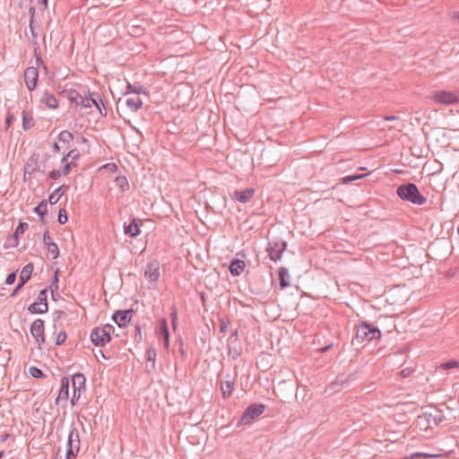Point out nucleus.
Segmentation results:
<instances>
[{
    "label": "nucleus",
    "mask_w": 459,
    "mask_h": 459,
    "mask_svg": "<svg viewBox=\"0 0 459 459\" xmlns=\"http://www.w3.org/2000/svg\"><path fill=\"white\" fill-rule=\"evenodd\" d=\"M396 195L403 201L412 204L423 205L427 203V198L420 192L418 186L411 182L400 185L396 189Z\"/></svg>",
    "instance_id": "1"
},
{
    "label": "nucleus",
    "mask_w": 459,
    "mask_h": 459,
    "mask_svg": "<svg viewBox=\"0 0 459 459\" xmlns=\"http://www.w3.org/2000/svg\"><path fill=\"white\" fill-rule=\"evenodd\" d=\"M95 106L102 117L107 116L104 102L100 94L97 91H91L90 90H83L82 100L78 110L82 111L83 108H90Z\"/></svg>",
    "instance_id": "2"
},
{
    "label": "nucleus",
    "mask_w": 459,
    "mask_h": 459,
    "mask_svg": "<svg viewBox=\"0 0 459 459\" xmlns=\"http://www.w3.org/2000/svg\"><path fill=\"white\" fill-rule=\"evenodd\" d=\"M381 338L380 330L375 326L374 325L367 322L361 321L356 331V340L359 342H363L365 341L369 342L372 340H378Z\"/></svg>",
    "instance_id": "3"
},
{
    "label": "nucleus",
    "mask_w": 459,
    "mask_h": 459,
    "mask_svg": "<svg viewBox=\"0 0 459 459\" xmlns=\"http://www.w3.org/2000/svg\"><path fill=\"white\" fill-rule=\"evenodd\" d=\"M265 408L266 407L264 403H252L248 405L242 413L238 422V426L251 424L255 419L264 412Z\"/></svg>",
    "instance_id": "4"
},
{
    "label": "nucleus",
    "mask_w": 459,
    "mask_h": 459,
    "mask_svg": "<svg viewBox=\"0 0 459 459\" xmlns=\"http://www.w3.org/2000/svg\"><path fill=\"white\" fill-rule=\"evenodd\" d=\"M287 248V242L281 238L270 240L266 247L269 257L273 262H278L281 258V255Z\"/></svg>",
    "instance_id": "5"
},
{
    "label": "nucleus",
    "mask_w": 459,
    "mask_h": 459,
    "mask_svg": "<svg viewBox=\"0 0 459 459\" xmlns=\"http://www.w3.org/2000/svg\"><path fill=\"white\" fill-rule=\"evenodd\" d=\"M66 447L68 459H71L72 457H77L81 447V439L79 430L75 427H73L69 432Z\"/></svg>",
    "instance_id": "6"
},
{
    "label": "nucleus",
    "mask_w": 459,
    "mask_h": 459,
    "mask_svg": "<svg viewBox=\"0 0 459 459\" xmlns=\"http://www.w3.org/2000/svg\"><path fill=\"white\" fill-rule=\"evenodd\" d=\"M30 333L38 345V348L41 350L46 344L45 336V323L42 319H36L30 325Z\"/></svg>",
    "instance_id": "7"
},
{
    "label": "nucleus",
    "mask_w": 459,
    "mask_h": 459,
    "mask_svg": "<svg viewBox=\"0 0 459 459\" xmlns=\"http://www.w3.org/2000/svg\"><path fill=\"white\" fill-rule=\"evenodd\" d=\"M432 100L437 103H441L444 105H452L459 102V98L455 93L446 91H434Z\"/></svg>",
    "instance_id": "8"
},
{
    "label": "nucleus",
    "mask_w": 459,
    "mask_h": 459,
    "mask_svg": "<svg viewBox=\"0 0 459 459\" xmlns=\"http://www.w3.org/2000/svg\"><path fill=\"white\" fill-rule=\"evenodd\" d=\"M34 270V265L32 263H29L26 265L23 266L22 269L20 279L18 281V284L11 293V297L14 298L17 296L18 292L23 288V286L26 284V282L30 279L31 274Z\"/></svg>",
    "instance_id": "9"
},
{
    "label": "nucleus",
    "mask_w": 459,
    "mask_h": 459,
    "mask_svg": "<svg viewBox=\"0 0 459 459\" xmlns=\"http://www.w3.org/2000/svg\"><path fill=\"white\" fill-rule=\"evenodd\" d=\"M91 341L95 346L103 347L111 341L108 332L100 327H95L91 332Z\"/></svg>",
    "instance_id": "10"
},
{
    "label": "nucleus",
    "mask_w": 459,
    "mask_h": 459,
    "mask_svg": "<svg viewBox=\"0 0 459 459\" xmlns=\"http://www.w3.org/2000/svg\"><path fill=\"white\" fill-rule=\"evenodd\" d=\"M28 228H29V225L27 222L20 221L18 226L16 227L13 234L7 238L4 247L5 249L9 248V247H16L19 245L20 237L24 234L25 230Z\"/></svg>",
    "instance_id": "11"
},
{
    "label": "nucleus",
    "mask_w": 459,
    "mask_h": 459,
    "mask_svg": "<svg viewBox=\"0 0 459 459\" xmlns=\"http://www.w3.org/2000/svg\"><path fill=\"white\" fill-rule=\"evenodd\" d=\"M160 263L157 260H152L146 265L144 276L149 280L151 284H155L160 278Z\"/></svg>",
    "instance_id": "12"
},
{
    "label": "nucleus",
    "mask_w": 459,
    "mask_h": 459,
    "mask_svg": "<svg viewBox=\"0 0 459 459\" xmlns=\"http://www.w3.org/2000/svg\"><path fill=\"white\" fill-rule=\"evenodd\" d=\"M430 429L437 427L444 420V412L437 407H430L425 411Z\"/></svg>",
    "instance_id": "13"
},
{
    "label": "nucleus",
    "mask_w": 459,
    "mask_h": 459,
    "mask_svg": "<svg viewBox=\"0 0 459 459\" xmlns=\"http://www.w3.org/2000/svg\"><path fill=\"white\" fill-rule=\"evenodd\" d=\"M82 94V92H79L74 89H64L59 92L60 97L67 99L70 104L74 105L75 110L79 108Z\"/></svg>",
    "instance_id": "14"
},
{
    "label": "nucleus",
    "mask_w": 459,
    "mask_h": 459,
    "mask_svg": "<svg viewBox=\"0 0 459 459\" xmlns=\"http://www.w3.org/2000/svg\"><path fill=\"white\" fill-rule=\"evenodd\" d=\"M39 80V72L36 67L30 66L28 67L24 72V82L26 87L30 91H32L36 86Z\"/></svg>",
    "instance_id": "15"
},
{
    "label": "nucleus",
    "mask_w": 459,
    "mask_h": 459,
    "mask_svg": "<svg viewBox=\"0 0 459 459\" xmlns=\"http://www.w3.org/2000/svg\"><path fill=\"white\" fill-rule=\"evenodd\" d=\"M143 225V222L138 218H134L129 223H124V232L126 236L130 238H136L140 235L141 230L140 227Z\"/></svg>",
    "instance_id": "16"
},
{
    "label": "nucleus",
    "mask_w": 459,
    "mask_h": 459,
    "mask_svg": "<svg viewBox=\"0 0 459 459\" xmlns=\"http://www.w3.org/2000/svg\"><path fill=\"white\" fill-rule=\"evenodd\" d=\"M255 195L254 188H246L244 190H235L231 195L232 199L237 200L241 204L249 202Z\"/></svg>",
    "instance_id": "17"
},
{
    "label": "nucleus",
    "mask_w": 459,
    "mask_h": 459,
    "mask_svg": "<svg viewBox=\"0 0 459 459\" xmlns=\"http://www.w3.org/2000/svg\"><path fill=\"white\" fill-rule=\"evenodd\" d=\"M69 378L67 377H63L61 378V386L58 392V395L56 399V404L58 405L60 401L66 402L69 396Z\"/></svg>",
    "instance_id": "18"
},
{
    "label": "nucleus",
    "mask_w": 459,
    "mask_h": 459,
    "mask_svg": "<svg viewBox=\"0 0 459 459\" xmlns=\"http://www.w3.org/2000/svg\"><path fill=\"white\" fill-rule=\"evenodd\" d=\"M85 377L82 373H76L72 377V385L75 394H82L85 391Z\"/></svg>",
    "instance_id": "19"
},
{
    "label": "nucleus",
    "mask_w": 459,
    "mask_h": 459,
    "mask_svg": "<svg viewBox=\"0 0 459 459\" xmlns=\"http://www.w3.org/2000/svg\"><path fill=\"white\" fill-rule=\"evenodd\" d=\"M246 267V263L238 258H233L229 264V271L233 276H239Z\"/></svg>",
    "instance_id": "20"
},
{
    "label": "nucleus",
    "mask_w": 459,
    "mask_h": 459,
    "mask_svg": "<svg viewBox=\"0 0 459 459\" xmlns=\"http://www.w3.org/2000/svg\"><path fill=\"white\" fill-rule=\"evenodd\" d=\"M157 333L162 336L164 347L169 349V331L168 326V321L166 318H162L160 321V325L157 330Z\"/></svg>",
    "instance_id": "21"
},
{
    "label": "nucleus",
    "mask_w": 459,
    "mask_h": 459,
    "mask_svg": "<svg viewBox=\"0 0 459 459\" xmlns=\"http://www.w3.org/2000/svg\"><path fill=\"white\" fill-rule=\"evenodd\" d=\"M235 380L234 378L230 379V375L227 376V379L221 381V390L223 398L230 397L234 389Z\"/></svg>",
    "instance_id": "22"
},
{
    "label": "nucleus",
    "mask_w": 459,
    "mask_h": 459,
    "mask_svg": "<svg viewBox=\"0 0 459 459\" xmlns=\"http://www.w3.org/2000/svg\"><path fill=\"white\" fill-rule=\"evenodd\" d=\"M112 320L117 325L119 328L125 327L131 320H129V316H127L126 312L123 310H117L112 315Z\"/></svg>",
    "instance_id": "23"
},
{
    "label": "nucleus",
    "mask_w": 459,
    "mask_h": 459,
    "mask_svg": "<svg viewBox=\"0 0 459 459\" xmlns=\"http://www.w3.org/2000/svg\"><path fill=\"white\" fill-rule=\"evenodd\" d=\"M279 284L281 290L290 286V274L286 267H280L278 270Z\"/></svg>",
    "instance_id": "24"
},
{
    "label": "nucleus",
    "mask_w": 459,
    "mask_h": 459,
    "mask_svg": "<svg viewBox=\"0 0 459 459\" xmlns=\"http://www.w3.org/2000/svg\"><path fill=\"white\" fill-rule=\"evenodd\" d=\"M40 100L49 108L56 109L58 108V100L52 93L45 92Z\"/></svg>",
    "instance_id": "25"
},
{
    "label": "nucleus",
    "mask_w": 459,
    "mask_h": 459,
    "mask_svg": "<svg viewBox=\"0 0 459 459\" xmlns=\"http://www.w3.org/2000/svg\"><path fill=\"white\" fill-rule=\"evenodd\" d=\"M68 187L69 186H66V185H62L59 187H57L56 190H54L49 195V197H48L49 204H56L59 201V199L61 198V196L64 194V192L68 189Z\"/></svg>",
    "instance_id": "26"
},
{
    "label": "nucleus",
    "mask_w": 459,
    "mask_h": 459,
    "mask_svg": "<svg viewBox=\"0 0 459 459\" xmlns=\"http://www.w3.org/2000/svg\"><path fill=\"white\" fill-rule=\"evenodd\" d=\"M33 212L40 217V221L45 223V216L48 213V201L43 199L36 207Z\"/></svg>",
    "instance_id": "27"
},
{
    "label": "nucleus",
    "mask_w": 459,
    "mask_h": 459,
    "mask_svg": "<svg viewBox=\"0 0 459 459\" xmlns=\"http://www.w3.org/2000/svg\"><path fill=\"white\" fill-rule=\"evenodd\" d=\"M126 104L132 112H136L143 107V101L139 97L128 98L126 100Z\"/></svg>",
    "instance_id": "28"
},
{
    "label": "nucleus",
    "mask_w": 459,
    "mask_h": 459,
    "mask_svg": "<svg viewBox=\"0 0 459 459\" xmlns=\"http://www.w3.org/2000/svg\"><path fill=\"white\" fill-rule=\"evenodd\" d=\"M126 90L127 91H126V94H128V93L143 94V95L149 94L147 88L143 85H134V84L127 82Z\"/></svg>",
    "instance_id": "29"
},
{
    "label": "nucleus",
    "mask_w": 459,
    "mask_h": 459,
    "mask_svg": "<svg viewBox=\"0 0 459 459\" xmlns=\"http://www.w3.org/2000/svg\"><path fill=\"white\" fill-rule=\"evenodd\" d=\"M416 425L420 429L427 430L430 429L429 422L428 421L425 411L417 417Z\"/></svg>",
    "instance_id": "30"
},
{
    "label": "nucleus",
    "mask_w": 459,
    "mask_h": 459,
    "mask_svg": "<svg viewBox=\"0 0 459 459\" xmlns=\"http://www.w3.org/2000/svg\"><path fill=\"white\" fill-rule=\"evenodd\" d=\"M37 160L30 158L24 166V177L28 174L29 176L32 175L36 170Z\"/></svg>",
    "instance_id": "31"
},
{
    "label": "nucleus",
    "mask_w": 459,
    "mask_h": 459,
    "mask_svg": "<svg viewBox=\"0 0 459 459\" xmlns=\"http://www.w3.org/2000/svg\"><path fill=\"white\" fill-rule=\"evenodd\" d=\"M28 311L31 314H45L48 310H46L44 306L35 301L28 307Z\"/></svg>",
    "instance_id": "32"
},
{
    "label": "nucleus",
    "mask_w": 459,
    "mask_h": 459,
    "mask_svg": "<svg viewBox=\"0 0 459 459\" xmlns=\"http://www.w3.org/2000/svg\"><path fill=\"white\" fill-rule=\"evenodd\" d=\"M47 297H48V289L45 288V289L41 290L39 291V293L38 294L36 302L39 303L41 306H44L46 310H48Z\"/></svg>",
    "instance_id": "33"
},
{
    "label": "nucleus",
    "mask_w": 459,
    "mask_h": 459,
    "mask_svg": "<svg viewBox=\"0 0 459 459\" xmlns=\"http://www.w3.org/2000/svg\"><path fill=\"white\" fill-rule=\"evenodd\" d=\"M116 185L120 188L122 192L129 189V184L127 178L125 176H118L115 178Z\"/></svg>",
    "instance_id": "34"
},
{
    "label": "nucleus",
    "mask_w": 459,
    "mask_h": 459,
    "mask_svg": "<svg viewBox=\"0 0 459 459\" xmlns=\"http://www.w3.org/2000/svg\"><path fill=\"white\" fill-rule=\"evenodd\" d=\"M35 122L32 117H29L25 110H22V128L26 131L34 126Z\"/></svg>",
    "instance_id": "35"
},
{
    "label": "nucleus",
    "mask_w": 459,
    "mask_h": 459,
    "mask_svg": "<svg viewBox=\"0 0 459 459\" xmlns=\"http://www.w3.org/2000/svg\"><path fill=\"white\" fill-rule=\"evenodd\" d=\"M145 356H146L147 361L152 363V369H154V368H155V359H156V357H157L156 350L153 347H150L149 349H147Z\"/></svg>",
    "instance_id": "36"
},
{
    "label": "nucleus",
    "mask_w": 459,
    "mask_h": 459,
    "mask_svg": "<svg viewBox=\"0 0 459 459\" xmlns=\"http://www.w3.org/2000/svg\"><path fill=\"white\" fill-rule=\"evenodd\" d=\"M57 137L58 140L64 143H69L74 140V134L67 130L60 132Z\"/></svg>",
    "instance_id": "37"
},
{
    "label": "nucleus",
    "mask_w": 459,
    "mask_h": 459,
    "mask_svg": "<svg viewBox=\"0 0 459 459\" xmlns=\"http://www.w3.org/2000/svg\"><path fill=\"white\" fill-rule=\"evenodd\" d=\"M351 376L339 375L335 380L332 383L333 386L348 385L350 382Z\"/></svg>",
    "instance_id": "38"
},
{
    "label": "nucleus",
    "mask_w": 459,
    "mask_h": 459,
    "mask_svg": "<svg viewBox=\"0 0 459 459\" xmlns=\"http://www.w3.org/2000/svg\"><path fill=\"white\" fill-rule=\"evenodd\" d=\"M47 249L52 259H56L59 256V248L55 242L51 243L50 245L48 244Z\"/></svg>",
    "instance_id": "39"
},
{
    "label": "nucleus",
    "mask_w": 459,
    "mask_h": 459,
    "mask_svg": "<svg viewBox=\"0 0 459 459\" xmlns=\"http://www.w3.org/2000/svg\"><path fill=\"white\" fill-rule=\"evenodd\" d=\"M80 157V152L77 149H73L71 150L66 155H65L62 160H61V163H63L64 165L68 162L67 161V159L68 158H71L72 160H78Z\"/></svg>",
    "instance_id": "40"
},
{
    "label": "nucleus",
    "mask_w": 459,
    "mask_h": 459,
    "mask_svg": "<svg viewBox=\"0 0 459 459\" xmlns=\"http://www.w3.org/2000/svg\"><path fill=\"white\" fill-rule=\"evenodd\" d=\"M58 271L56 270L52 277L51 284L49 286L51 294L56 292L58 290Z\"/></svg>",
    "instance_id": "41"
},
{
    "label": "nucleus",
    "mask_w": 459,
    "mask_h": 459,
    "mask_svg": "<svg viewBox=\"0 0 459 459\" xmlns=\"http://www.w3.org/2000/svg\"><path fill=\"white\" fill-rule=\"evenodd\" d=\"M76 160H69V162H66L64 167H63V169H62V174L64 176H67L71 170L73 169V168H75L77 166L76 164Z\"/></svg>",
    "instance_id": "42"
},
{
    "label": "nucleus",
    "mask_w": 459,
    "mask_h": 459,
    "mask_svg": "<svg viewBox=\"0 0 459 459\" xmlns=\"http://www.w3.org/2000/svg\"><path fill=\"white\" fill-rule=\"evenodd\" d=\"M220 322V332L222 333H225L227 331V328L229 327L230 321L227 316H220L219 317Z\"/></svg>",
    "instance_id": "43"
},
{
    "label": "nucleus",
    "mask_w": 459,
    "mask_h": 459,
    "mask_svg": "<svg viewBox=\"0 0 459 459\" xmlns=\"http://www.w3.org/2000/svg\"><path fill=\"white\" fill-rule=\"evenodd\" d=\"M29 372L30 376L35 378H43L46 377L43 371L35 366H31L29 369Z\"/></svg>",
    "instance_id": "44"
},
{
    "label": "nucleus",
    "mask_w": 459,
    "mask_h": 459,
    "mask_svg": "<svg viewBox=\"0 0 459 459\" xmlns=\"http://www.w3.org/2000/svg\"><path fill=\"white\" fill-rule=\"evenodd\" d=\"M459 362L456 360H448L443 364H441V368L445 370H449L455 368H459Z\"/></svg>",
    "instance_id": "45"
},
{
    "label": "nucleus",
    "mask_w": 459,
    "mask_h": 459,
    "mask_svg": "<svg viewBox=\"0 0 459 459\" xmlns=\"http://www.w3.org/2000/svg\"><path fill=\"white\" fill-rule=\"evenodd\" d=\"M134 330H135V333H134V341L136 342H141L143 341V333H142V327L139 324H136L135 326H134Z\"/></svg>",
    "instance_id": "46"
},
{
    "label": "nucleus",
    "mask_w": 459,
    "mask_h": 459,
    "mask_svg": "<svg viewBox=\"0 0 459 459\" xmlns=\"http://www.w3.org/2000/svg\"><path fill=\"white\" fill-rule=\"evenodd\" d=\"M363 177H364V175H361V174H354V175L346 176L342 178V182L344 184H348V183L353 182L355 180L360 179Z\"/></svg>",
    "instance_id": "47"
},
{
    "label": "nucleus",
    "mask_w": 459,
    "mask_h": 459,
    "mask_svg": "<svg viewBox=\"0 0 459 459\" xmlns=\"http://www.w3.org/2000/svg\"><path fill=\"white\" fill-rule=\"evenodd\" d=\"M66 338H67V334H66V333H65V331H61V332L57 334V336H56V338L55 344H56V346H60V345H62V344L65 342Z\"/></svg>",
    "instance_id": "48"
},
{
    "label": "nucleus",
    "mask_w": 459,
    "mask_h": 459,
    "mask_svg": "<svg viewBox=\"0 0 459 459\" xmlns=\"http://www.w3.org/2000/svg\"><path fill=\"white\" fill-rule=\"evenodd\" d=\"M57 221L60 224H65L68 221L66 211L64 208L59 210Z\"/></svg>",
    "instance_id": "49"
},
{
    "label": "nucleus",
    "mask_w": 459,
    "mask_h": 459,
    "mask_svg": "<svg viewBox=\"0 0 459 459\" xmlns=\"http://www.w3.org/2000/svg\"><path fill=\"white\" fill-rule=\"evenodd\" d=\"M16 278H17V272L16 271L10 273L7 275V277L5 278V284H7V285L13 284L15 282V281H16Z\"/></svg>",
    "instance_id": "50"
},
{
    "label": "nucleus",
    "mask_w": 459,
    "mask_h": 459,
    "mask_svg": "<svg viewBox=\"0 0 459 459\" xmlns=\"http://www.w3.org/2000/svg\"><path fill=\"white\" fill-rule=\"evenodd\" d=\"M170 317H171L172 327L175 330L176 326H177V322H178V313H177L176 307H173V309L170 313Z\"/></svg>",
    "instance_id": "51"
},
{
    "label": "nucleus",
    "mask_w": 459,
    "mask_h": 459,
    "mask_svg": "<svg viewBox=\"0 0 459 459\" xmlns=\"http://www.w3.org/2000/svg\"><path fill=\"white\" fill-rule=\"evenodd\" d=\"M14 119H15L14 115L12 114L11 112H8L6 115V117H5L6 128L11 126V125L13 123Z\"/></svg>",
    "instance_id": "52"
},
{
    "label": "nucleus",
    "mask_w": 459,
    "mask_h": 459,
    "mask_svg": "<svg viewBox=\"0 0 459 459\" xmlns=\"http://www.w3.org/2000/svg\"><path fill=\"white\" fill-rule=\"evenodd\" d=\"M43 243L46 247H48V244L50 245L51 243H53L48 230H46L43 234Z\"/></svg>",
    "instance_id": "53"
},
{
    "label": "nucleus",
    "mask_w": 459,
    "mask_h": 459,
    "mask_svg": "<svg viewBox=\"0 0 459 459\" xmlns=\"http://www.w3.org/2000/svg\"><path fill=\"white\" fill-rule=\"evenodd\" d=\"M62 174V171L60 170H57V169H54L52 171L49 172L48 174V178H51V179H57Z\"/></svg>",
    "instance_id": "54"
},
{
    "label": "nucleus",
    "mask_w": 459,
    "mask_h": 459,
    "mask_svg": "<svg viewBox=\"0 0 459 459\" xmlns=\"http://www.w3.org/2000/svg\"><path fill=\"white\" fill-rule=\"evenodd\" d=\"M29 13H30V23H35V14H36V9L34 6L30 5L29 8Z\"/></svg>",
    "instance_id": "55"
},
{
    "label": "nucleus",
    "mask_w": 459,
    "mask_h": 459,
    "mask_svg": "<svg viewBox=\"0 0 459 459\" xmlns=\"http://www.w3.org/2000/svg\"><path fill=\"white\" fill-rule=\"evenodd\" d=\"M412 368H403L401 372H400V375L402 376V377L403 378H406L408 377L411 376V374L412 373Z\"/></svg>",
    "instance_id": "56"
},
{
    "label": "nucleus",
    "mask_w": 459,
    "mask_h": 459,
    "mask_svg": "<svg viewBox=\"0 0 459 459\" xmlns=\"http://www.w3.org/2000/svg\"><path fill=\"white\" fill-rule=\"evenodd\" d=\"M101 328L104 329L105 332H108V335H110V336H111V333L115 331L114 326L111 325H108V324L103 325Z\"/></svg>",
    "instance_id": "57"
},
{
    "label": "nucleus",
    "mask_w": 459,
    "mask_h": 459,
    "mask_svg": "<svg viewBox=\"0 0 459 459\" xmlns=\"http://www.w3.org/2000/svg\"><path fill=\"white\" fill-rule=\"evenodd\" d=\"M238 339V330L235 329L234 331L231 332L230 337H229V340L231 341V342H235Z\"/></svg>",
    "instance_id": "58"
},
{
    "label": "nucleus",
    "mask_w": 459,
    "mask_h": 459,
    "mask_svg": "<svg viewBox=\"0 0 459 459\" xmlns=\"http://www.w3.org/2000/svg\"><path fill=\"white\" fill-rule=\"evenodd\" d=\"M103 168L108 169L110 171H116L117 169V166L115 163H108L104 165Z\"/></svg>",
    "instance_id": "59"
},
{
    "label": "nucleus",
    "mask_w": 459,
    "mask_h": 459,
    "mask_svg": "<svg viewBox=\"0 0 459 459\" xmlns=\"http://www.w3.org/2000/svg\"><path fill=\"white\" fill-rule=\"evenodd\" d=\"M36 64L39 67V66H42L44 69L47 70V66L45 65L44 64V61L43 59L41 58L40 56H38L37 58H36Z\"/></svg>",
    "instance_id": "60"
},
{
    "label": "nucleus",
    "mask_w": 459,
    "mask_h": 459,
    "mask_svg": "<svg viewBox=\"0 0 459 459\" xmlns=\"http://www.w3.org/2000/svg\"><path fill=\"white\" fill-rule=\"evenodd\" d=\"M80 396H81V394H79V393L75 394V391H74V394H73V397L71 399V403H72L73 405L77 403V401L79 400Z\"/></svg>",
    "instance_id": "61"
},
{
    "label": "nucleus",
    "mask_w": 459,
    "mask_h": 459,
    "mask_svg": "<svg viewBox=\"0 0 459 459\" xmlns=\"http://www.w3.org/2000/svg\"><path fill=\"white\" fill-rule=\"evenodd\" d=\"M34 44L36 45V47L34 48V56H35V58H37L38 56H40V49H39V46L38 42H35Z\"/></svg>",
    "instance_id": "62"
},
{
    "label": "nucleus",
    "mask_w": 459,
    "mask_h": 459,
    "mask_svg": "<svg viewBox=\"0 0 459 459\" xmlns=\"http://www.w3.org/2000/svg\"><path fill=\"white\" fill-rule=\"evenodd\" d=\"M55 315H56V318H57V319H59V318H61L63 316H65V311H63V310H56V311L55 312Z\"/></svg>",
    "instance_id": "63"
},
{
    "label": "nucleus",
    "mask_w": 459,
    "mask_h": 459,
    "mask_svg": "<svg viewBox=\"0 0 459 459\" xmlns=\"http://www.w3.org/2000/svg\"><path fill=\"white\" fill-rule=\"evenodd\" d=\"M124 312L127 313V316H129V320H132L133 314L134 313V310L133 308L123 310Z\"/></svg>",
    "instance_id": "64"
}]
</instances>
